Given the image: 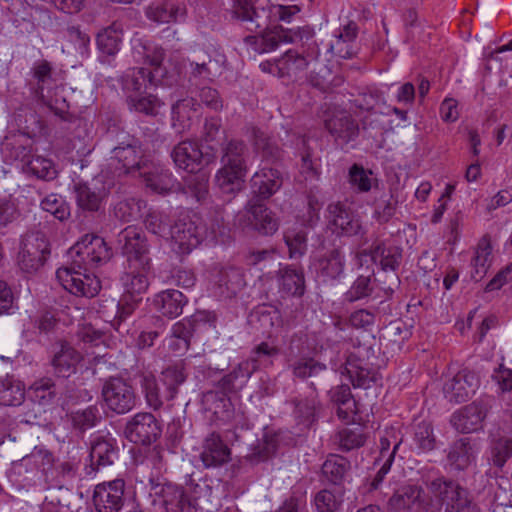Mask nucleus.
<instances>
[{"instance_id": "1", "label": "nucleus", "mask_w": 512, "mask_h": 512, "mask_svg": "<svg viewBox=\"0 0 512 512\" xmlns=\"http://www.w3.org/2000/svg\"><path fill=\"white\" fill-rule=\"evenodd\" d=\"M72 267L59 268L57 279L62 287L76 296L92 298L100 291V281L88 270L107 263L112 257V250L105 240L95 234L84 235L71 247Z\"/></svg>"}, {"instance_id": "2", "label": "nucleus", "mask_w": 512, "mask_h": 512, "mask_svg": "<svg viewBox=\"0 0 512 512\" xmlns=\"http://www.w3.org/2000/svg\"><path fill=\"white\" fill-rule=\"evenodd\" d=\"M231 16L244 29L252 33H261V43L257 47V53H267L276 50L281 43H291L297 38L312 36L309 28H298L297 31L277 28L266 30L268 25L265 9H257L253 0H232L230 8Z\"/></svg>"}, {"instance_id": "3", "label": "nucleus", "mask_w": 512, "mask_h": 512, "mask_svg": "<svg viewBox=\"0 0 512 512\" xmlns=\"http://www.w3.org/2000/svg\"><path fill=\"white\" fill-rule=\"evenodd\" d=\"M164 55L165 53L162 48H156L151 54L146 56L149 68H132L123 75L122 86L128 95L143 94L159 85L171 84L167 70L162 67Z\"/></svg>"}, {"instance_id": "4", "label": "nucleus", "mask_w": 512, "mask_h": 512, "mask_svg": "<svg viewBox=\"0 0 512 512\" xmlns=\"http://www.w3.org/2000/svg\"><path fill=\"white\" fill-rule=\"evenodd\" d=\"M430 487L439 498L444 512H481L469 492L452 480L438 478L431 482Z\"/></svg>"}, {"instance_id": "5", "label": "nucleus", "mask_w": 512, "mask_h": 512, "mask_svg": "<svg viewBox=\"0 0 512 512\" xmlns=\"http://www.w3.org/2000/svg\"><path fill=\"white\" fill-rule=\"evenodd\" d=\"M216 319L214 312L197 311L190 319L175 323L171 330L170 348L178 353L187 351L193 333L206 327L214 328Z\"/></svg>"}, {"instance_id": "6", "label": "nucleus", "mask_w": 512, "mask_h": 512, "mask_svg": "<svg viewBox=\"0 0 512 512\" xmlns=\"http://www.w3.org/2000/svg\"><path fill=\"white\" fill-rule=\"evenodd\" d=\"M101 394L106 407L118 415L126 414L136 406L137 396L133 386L121 377L108 378Z\"/></svg>"}, {"instance_id": "7", "label": "nucleus", "mask_w": 512, "mask_h": 512, "mask_svg": "<svg viewBox=\"0 0 512 512\" xmlns=\"http://www.w3.org/2000/svg\"><path fill=\"white\" fill-rule=\"evenodd\" d=\"M49 254V242L43 233H27L21 241L18 265L24 272H36L44 265Z\"/></svg>"}, {"instance_id": "8", "label": "nucleus", "mask_w": 512, "mask_h": 512, "mask_svg": "<svg viewBox=\"0 0 512 512\" xmlns=\"http://www.w3.org/2000/svg\"><path fill=\"white\" fill-rule=\"evenodd\" d=\"M345 255L339 238L326 237L317 248L316 268L321 276L329 279L338 278L344 271Z\"/></svg>"}, {"instance_id": "9", "label": "nucleus", "mask_w": 512, "mask_h": 512, "mask_svg": "<svg viewBox=\"0 0 512 512\" xmlns=\"http://www.w3.org/2000/svg\"><path fill=\"white\" fill-rule=\"evenodd\" d=\"M204 232L198 219L182 215L171 226L169 237L179 254H188L201 243Z\"/></svg>"}, {"instance_id": "10", "label": "nucleus", "mask_w": 512, "mask_h": 512, "mask_svg": "<svg viewBox=\"0 0 512 512\" xmlns=\"http://www.w3.org/2000/svg\"><path fill=\"white\" fill-rule=\"evenodd\" d=\"M118 243L122 254L127 258L130 267L147 270L150 266L149 249L146 239L135 227H127L118 235Z\"/></svg>"}, {"instance_id": "11", "label": "nucleus", "mask_w": 512, "mask_h": 512, "mask_svg": "<svg viewBox=\"0 0 512 512\" xmlns=\"http://www.w3.org/2000/svg\"><path fill=\"white\" fill-rule=\"evenodd\" d=\"M124 435L135 444L150 445L160 437L161 427L151 413H137L126 423Z\"/></svg>"}, {"instance_id": "12", "label": "nucleus", "mask_w": 512, "mask_h": 512, "mask_svg": "<svg viewBox=\"0 0 512 512\" xmlns=\"http://www.w3.org/2000/svg\"><path fill=\"white\" fill-rule=\"evenodd\" d=\"M171 157L179 168L194 172L199 166L208 165L214 162V152H204L197 143L186 140L177 144L172 150Z\"/></svg>"}, {"instance_id": "13", "label": "nucleus", "mask_w": 512, "mask_h": 512, "mask_svg": "<svg viewBox=\"0 0 512 512\" xmlns=\"http://www.w3.org/2000/svg\"><path fill=\"white\" fill-rule=\"evenodd\" d=\"M125 483L122 479L103 482L95 486L93 503L98 512H119L125 502Z\"/></svg>"}, {"instance_id": "14", "label": "nucleus", "mask_w": 512, "mask_h": 512, "mask_svg": "<svg viewBox=\"0 0 512 512\" xmlns=\"http://www.w3.org/2000/svg\"><path fill=\"white\" fill-rule=\"evenodd\" d=\"M491 405L488 401L480 400L466 405L451 418L453 427L461 433H471L482 427L483 421Z\"/></svg>"}, {"instance_id": "15", "label": "nucleus", "mask_w": 512, "mask_h": 512, "mask_svg": "<svg viewBox=\"0 0 512 512\" xmlns=\"http://www.w3.org/2000/svg\"><path fill=\"white\" fill-rule=\"evenodd\" d=\"M479 379L473 371H459L443 385L444 397L451 403L465 402L476 390Z\"/></svg>"}, {"instance_id": "16", "label": "nucleus", "mask_w": 512, "mask_h": 512, "mask_svg": "<svg viewBox=\"0 0 512 512\" xmlns=\"http://www.w3.org/2000/svg\"><path fill=\"white\" fill-rule=\"evenodd\" d=\"M388 505L397 511L428 512L429 499L419 486H406L391 496Z\"/></svg>"}, {"instance_id": "17", "label": "nucleus", "mask_w": 512, "mask_h": 512, "mask_svg": "<svg viewBox=\"0 0 512 512\" xmlns=\"http://www.w3.org/2000/svg\"><path fill=\"white\" fill-rule=\"evenodd\" d=\"M200 459L205 468L220 467L231 460V450L221 437L213 432L203 440Z\"/></svg>"}, {"instance_id": "18", "label": "nucleus", "mask_w": 512, "mask_h": 512, "mask_svg": "<svg viewBox=\"0 0 512 512\" xmlns=\"http://www.w3.org/2000/svg\"><path fill=\"white\" fill-rule=\"evenodd\" d=\"M283 179L281 172L276 168H262L251 178V189L254 197L263 201L269 199L282 186Z\"/></svg>"}, {"instance_id": "19", "label": "nucleus", "mask_w": 512, "mask_h": 512, "mask_svg": "<svg viewBox=\"0 0 512 512\" xmlns=\"http://www.w3.org/2000/svg\"><path fill=\"white\" fill-rule=\"evenodd\" d=\"M140 171V176L143 177L145 186L152 192L157 194H168L180 190V183L177 182L172 174L158 167L144 166Z\"/></svg>"}, {"instance_id": "20", "label": "nucleus", "mask_w": 512, "mask_h": 512, "mask_svg": "<svg viewBox=\"0 0 512 512\" xmlns=\"http://www.w3.org/2000/svg\"><path fill=\"white\" fill-rule=\"evenodd\" d=\"M80 354L66 341H59L54 345V355L51 364L59 377L67 378L76 370L80 362Z\"/></svg>"}, {"instance_id": "21", "label": "nucleus", "mask_w": 512, "mask_h": 512, "mask_svg": "<svg viewBox=\"0 0 512 512\" xmlns=\"http://www.w3.org/2000/svg\"><path fill=\"white\" fill-rule=\"evenodd\" d=\"M359 256H370L371 260L379 265V269H398L402 262L403 250L398 246L377 242L370 250L360 252Z\"/></svg>"}, {"instance_id": "22", "label": "nucleus", "mask_w": 512, "mask_h": 512, "mask_svg": "<svg viewBox=\"0 0 512 512\" xmlns=\"http://www.w3.org/2000/svg\"><path fill=\"white\" fill-rule=\"evenodd\" d=\"M325 127L335 138L343 144L354 140L359 132L358 124L346 111H338L325 120Z\"/></svg>"}, {"instance_id": "23", "label": "nucleus", "mask_w": 512, "mask_h": 512, "mask_svg": "<svg viewBox=\"0 0 512 512\" xmlns=\"http://www.w3.org/2000/svg\"><path fill=\"white\" fill-rule=\"evenodd\" d=\"M182 486L172 484L164 485L160 496L154 501L165 512H193V505Z\"/></svg>"}, {"instance_id": "24", "label": "nucleus", "mask_w": 512, "mask_h": 512, "mask_svg": "<svg viewBox=\"0 0 512 512\" xmlns=\"http://www.w3.org/2000/svg\"><path fill=\"white\" fill-rule=\"evenodd\" d=\"M294 377L307 381L310 380V385L315 389L316 384L325 382L328 370L324 363H321L314 358H300L291 365Z\"/></svg>"}, {"instance_id": "25", "label": "nucleus", "mask_w": 512, "mask_h": 512, "mask_svg": "<svg viewBox=\"0 0 512 512\" xmlns=\"http://www.w3.org/2000/svg\"><path fill=\"white\" fill-rule=\"evenodd\" d=\"M475 460V445L471 438L463 437L453 442L447 451L449 466L457 471L467 469Z\"/></svg>"}, {"instance_id": "26", "label": "nucleus", "mask_w": 512, "mask_h": 512, "mask_svg": "<svg viewBox=\"0 0 512 512\" xmlns=\"http://www.w3.org/2000/svg\"><path fill=\"white\" fill-rule=\"evenodd\" d=\"M344 370L354 387L367 389L376 381V372L356 354L347 357Z\"/></svg>"}, {"instance_id": "27", "label": "nucleus", "mask_w": 512, "mask_h": 512, "mask_svg": "<svg viewBox=\"0 0 512 512\" xmlns=\"http://www.w3.org/2000/svg\"><path fill=\"white\" fill-rule=\"evenodd\" d=\"M330 225L334 227L333 232L346 236H354L361 232L360 220L348 212L341 204L329 205Z\"/></svg>"}, {"instance_id": "28", "label": "nucleus", "mask_w": 512, "mask_h": 512, "mask_svg": "<svg viewBox=\"0 0 512 512\" xmlns=\"http://www.w3.org/2000/svg\"><path fill=\"white\" fill-rule=\"evenodd\" d=\"M245 134L264 159L273 162L281 158V149L265 131L257 126L247 125L245 127Z\"/></svg>"}, {"instance_id": "29", "label": "nucleus", "mask_w": 512, "mask_h": 512, "mask_svg": "<svg viewBox=\"0 0 512 512\" xmlns=\"http://www.w3.org/2000/svg\"><path fill=\"white\" fill-rule=\"evenodd\" d=\"M1 152L9 160H20L25 163L32 152L31 140L23 133L7 135L1 143Z\"/></svg>"}, {"instance_id": "30", "label": "nucleus", "mask_w": 512, "mask_h": 512, "mask_svg": "<svg viewBox=\"0 0 512 512\" xmlns=\"http://www.w3.org/2000/svg\"><path fill=\"white\" fill-rule=\"evenodd\" d=\"M247 211L252 215L255 228L264 235L274 234L279 222L266 205L258 199H250L246 205Z\"/></svg>"}, {"instance_id": "31", "label": "nucleus", "mask_w": 512, "mask_h": 512, "mask_svg": "<svg viewBox=\"0 0 512 512\" xmlns=\"http://www.w3.org/2000/svg\"><path fill=\"white\" fill-rule=\"evenodd\" d=\"M118 447L112 438L100 436L91 443L90 458L92 465L105 467L111 465L118 458Z\"/></svg>"}, {"instance_id": "32", "label": "nucleus", "mask_w": 512, "mask_h": 512, "mask_svg": "<svg viewBox=\"0 0 512 512\" xmlns=\"http://www.w3.org/2000/svg\"><path fill=\"white\" fill-rule=\"evenodd\" d=\"M187 303V298L182 292L175 289H167L158 293L154 299V305L162 315L168 318L179 316L183 307Z\"/></svg>"}, {"instance_id": "33", "label": "nucleus", "mask_w": 512, "mask_h": 512, "mask_svg": "<svg viewBox=\"0 0 512 512\" xmlns=\"http://www.w3.org/2000/svg\"><path fill=\"white\" fill-rule=\"evenodd\" d=\"M358 27L354 22L345 25L330 43V51L343 59L354 55V42L357 37Z\"/></svg>"}, {"instance_id": "34", "label": "nucleus", "mask_w": 512, "mask_h": 512, "mask_svg": "<svg viewBox=\"0 0 512 512\" xmlns=\"http://www.w3.org/2000/svg\"><path fill=\"white\" fill-rule=\"evenodd\" d=\"M76 202L80 209L88 212L100 210L102 202L106 197L104 188H93L86 183H78L74 186Z\"/></svg>"}, {"instance_id": "35", "label": "nucleus", "mask_w": 512, "mask_h": 512, "mask_svg": "<svg viewBox=\"0 0 512 512\" xmlns=\"http://www.w3.org/2000/svg\"><path fill=\"white\" fill-rule=\"evenodd\" d=\"M134 378L137 380L148 406L154 410L159 409L163 401L154 373L147 369H141L137 371Z\"/></svg>"}, {"instance_id": "36", "label": "nucleus", "mask_w": 512, "mask_h": 512, "mask_svg": "<svg viewBox=\"0 0 512 512\" xmlns=\"http://www.w3.org/2000/svg\"><path fill=\"white\" fill-rule=\"evenodd\" d=\"M246 152L247 147L243 141L231 139L222 146L221 162L225 167L247 172Z\"/></svg>"}, {"instance_id": "37", "label": "nucleus", "mask_w": 512, "mask_h": 512, "mask_svg": "<svg viewBox=\"0 0 512 512\" xmlns=\"http://www.w3.org/2000/svg\"><path fill=\"white\" fill-rule=\"evenodd\" d=\"M202 405L204 409L211 412L218 419L230 417L232 403L227 394L222 391H207L202 396Z\"/></svg>"}, {"instance_id": "38", "label": "nucleus", "mask_w": 512, "mask_h": 512, "mask_svg": "<svg viewBox=\"0 0 512 512\" xmlns=\"http://www.w3.org/2000/svg\"><path fill=\"white\" fill-rule=\"evenodd\" d=\"M281 290L288 295L301 297L305 292V278L302 270L286 266L279 270Z\"/></svg>"}, {"instance_id": "39", "label": "nucleus", "mask_w": 512, "mask_h": 512, "mask_svg": "<svg viewBox=\"0 0 512 512\" xmlns=\"http://www.w3.org/2000/svg\"><path fill=\"white\" fill-rule=\"evenodd\" d=\"M182 488L185 489V493L190 500L189 503L193 505V512L207 508L212 502L213 491L205 481L195 482L191 479Z\"/></svg>"}, {"instance_id": "40", "label": "nucleus", "mask_w": 512, "mask_h": 512, "mask_svg": "<svg viewBox=\"0 0 512 512\" xmlns=\"http://www.w3.org/2000/svg\"><path fill=\"white\" fill-rule=\"evenodd\" d=\"M294 419L300 430L309 429L316 421L318 402L315 398L294 399Z\"/></svg>"}, {"instance_id": "41", "label": "nucleus", "mask_w": 512, "mask_h": 512, "mask_svg": "<svg viewBox=\"0 0 512 512\" xmlns=\"http://www.w3.org/2000/svg\"><path fill=\"white\" fill-rule=\"evenodd\" d=\"M491 252L492 246L490 239L487 236H484L479 241L475 251V256L472 260L473 270L471 271V278L474 281H480L487 273L491 261Z\"/></svg>"}, {"instance_id": "42", "label": "nucleus", "mask_w": 512, "mask_h": 512, "mask_svg": "<svg viewBox=\"0 0 512 512\" xmlns=\"http://www.w3.org/2000/svg\"><path fill=\"white\" fill-rule=\"evenodd\" d=\"M246 172L223 166L215 176L217 187L225 194H234L242 189Z\"/></svg>"}, {"instance_id": "43", "label": "nucleus", "mask_w": 512, "mask_h": 512, "mask_svg": "<svg viewBox=\"0 0 512 512\" xmlns=\"http://www.w3.org/2000/svg\"><path fill=\"white\" fill-rule=\"evenodd\" d=\"M250 376L249 363H241L219 381V387L225 394L237 393L245 386Z\"/></svg>"}, {"instance_id": "44", "label": "nucleus", "mask_w": 512, "mask_h": 512, "mask_svg": "<svg viewBox=\"0 0 512 512\" xmlns=\"http://www.w3.org/2000/svg\"><path fill=\"white\" fill-rule=\"evenodd\" d=\"M218 286L225 297H233L245 286L244 275L238 268L222 269L218 274Z\"/></svg>"}, {"instance_id": "45", "label": "nucleus", "mask_w": 512, "mask_h": 512, "mask_svg": "<svg viewBox=\"0 0 512 512\" xmlns=\"http://www.w3.org/2000/svg\"><path fill=\"white\" fill-rule=\"evenodd\" d=\"M349 470L350 462L338 455H331L322 465L323 477L334 485H340Z\"/></svg>"}, {"instance_id": "46", "label": "nucleus", "mask_w": 512, "mask_h": 512, "mask_svg": "<svg viewBox=\"0 0 512 512\" xmlns=\"http://www.w3.org/2000/svg\"><path fill=\"white\" fill-rule=\"evenodd\" d=\"M123 31L120 24L114 22L97 35V46L106 55H114L120 49Z\"/></svg>"}, {"instance_id": "47", "label": "nucleus", "mask_w": 512, "mask_h": 512, "mask_svg": "<svg viewBox=\"0 0 512 512\" xmlns=\"http://www.w3.org/2000/svg\"><path fill=\"white\" fill-rule=\"evenodd\" d=\"M250 322L258 326L264 333H269L275 326L281 324V314L273 306L262 305L250 314Z\"/></svg>"}, {"instance_id": "48", "label": "nucleus", "mask_w": 512, "mask_h": 512, "mask_svg": "<svg viewBox=\"0 0 512 512\" xmlns=\"http://www.w3.org/2000/svg\"><path fill=\"white\" fill-rule=\"evenodd\" d=\"M111 160L117 161L121 165V169L125 173H131L136 170H141V151L137 145L127 148H112Z\"/></svg>"}, {"instance_id": "49", "label": "nucleus", "mask_w": 512, "mask_h": 512, "mask_svg": "<svg viewBox=\"0 0 512 512\" xmlns=\"http://www.w3.org/2000/svg\"><path fill=\"white\" fill-rule=\"evenodd\" d=\"M26 173L42 180H53L57 176V170L53 162L42 156H32L27 159L23 165Z\"/></svg>"}, {"instance_id": "50", "label": "nucleus", "mask_w": 512, "mask_h": 512, "mask_svg": "<svg viewBox=\"0 0 512 512\" xmlns=\"http://www.w3.org/2000/svg\"><path fill=\"white\" fill-rule=\"evenodd\" d=\"M25 399L22 384L12 378L0 379V405L19 406Z\"/></svg>"}, {"instance_id": "51", "label": "nucleus", "mask_w": 512, "mask_h": 512, "mask_svg": "<svg viewBox=\"0 0 512 512\" xmlns=\"http://www.w3.org/2000/svg\"><path fill=\"white\" fill-rule=\"evenodd\" d=\"M127 101L131 109L147 116L158 115L163 104L157 96L150 92L139 95L130 94L127 96Z\"/></svg>"}, {"instance_id": "52", "label": "nucleus", "mask_w": 512, "mask_h": 512, "mask_svg": "<svg viewBox=\"0 0 512 512\" xmlns=\"http://www.w3.org/2000/svg\"><path fill=\"white\" fill-rule=\"evenodd\" d=\"M53 461V455L49 450L42 446H35L29 454L14 463V468H26L30 465H34L36 469L46 471L52 466Z\"/></svg>"}, {"instance_id": "53", "label": "nucleus", "mask_w": 512, "mask_h": 512, "mask_svg": "<svg viewBox=\"0 0 512 512\" xmlns=\"http://www.w3.org/2000/svg\"><path fill=\"white\" fill-rule=\"evenodd\" d=\"M284 241L288 247L289 257L301 258L307 251V234L303 228H288L284 232Z\"/></svg>"}, {"instance_id": "54", "label": "nucleus", "mask_w": 512, "mask_h": 512, "mask_svg": "<svg viewBox=\"0 0 512 512\" xmlns=\"http://www.w3.org/2000/svg\"><path fill=\"white\" fill-rule=\"evenodd\" d=\"M162 382L166 387L165 398L172 400L178 394L179 386L186 380V374L182 365L176 364L168 366L161 373Z\"/></svg>"}, {"instance_id": "55", "label": "nucleus", "mask_w": 512, "mask_h": 512, "mask_svg": "<svg viewBox=\"0 0 512 512\" xmlns=\"http://www.w3.org/2000/svg\"><path fill=\"white\" fill-rule=\"evenodd\" d=\"M31 399L39 405L51 404L56 397V385L51 378L43 377L28 389Z\"/></svg>"}, {"instance_id": "56", "label": "nucleus", "mask_w": 512, "mask_h": 512, "mask_svg": "<svg viewBox=\"0 0 512 512\" xmlns=\"http://www.w3.org/2000/svg\"><path fill=\"white\" fill-rule=\"evenodd\" d=\"M307 66L308 61L306 58L292 50L286 51L278 61V67L282 75L289 77H297L306 70Z\"/></svg>"}, {"instance_id": "57", "label": "nucleus", "mask_w": 512, "mask_h": 512, "mask_svg": "<svg viewBox=\"0 0 512 512\" xmlns=\"http://www.w3.org/2000/svg\"><path fill=\"white\" fill-rule=\"evenodd\" d=\"M277 438L275 436L264 435L257 444L251 448L246 458L253 464L266 461L271 458L277 450Z\"/></svg>"}, {"instance_id": "58", "label": "nucleus", "mask_w": 512, "mask_h": 512, "mask_svg": "<svg viewBox=\"0 0 512 512\" xmlns=\"http://www.w3.org/2000/svg\"><path fill=\"white\" fill-rule=\"evenodd\" d=\"M144 226L149 232L167 238L170 235L172 225L166 213L152 210L145 215Z\"/></svg>"}, {"instance_id": "59", "label": "nucleus", "mask_w": 512, "mask_h": 512, "mask_svg": "<svg viewBox=\"0 0 512 512\" xmlns=\"http://www.w3.org/2000/svg\"><path fill=\"white\" fill-rule=\"evenodd\" d=\"M69 418L74 429L84 432L94 427L100 421L101 416L96 406H89L83 410L71 412Z\"/></svg>"}, {"instance_id": "60", "label": "nucleus", "mask_w": 512, "mask_h": 512, "mask_svg": "<svg viewBox=\"0 0 512 512\" xmlns=\"http://www.w3.org/2000/svg\"><path fill=\"white\" fill-rule=\"evenodd\" d=\"M179 12L182 13V10L175 4L163 2L149 6L147 16L156 23H170L177 20Z\"/></svg>"}, {"instance_id": "61", "label": "nucleus", "mask_w": 512, "mask_h": 512, "mask_svg": "<svg viewBox=\"0 0 512 512\" xmlns=\"http://www.w3.org/2000/svg\"><path fill=\"white\" fill-rule=\"evenodd\" d=\"M512 456V439L498 438L493 440L490 447V461L493 466L503 469L507 460Z\"/></svg>"}, {"instance_id": "62", "label": "nucleus", "mask_w": 512, "mask_h": 512, "mask_svg": "<svg viewBox=\"0 0 512 512\" xmlns=\"http://www.w3.org/2000/svg\"><path fill=\"white\" fill-rule=\"evenodd\" d=\"M146 270L137 273L134 271L126 274L124 278V294L142 299L143 294L147 291L149 282L145 275Z\"/></svg>"}, {"instance_id": "63", "label": "nucleus", "mask_w": 512, "mask_h": 512, "mask_svg": "<svg viewBox=\"0 0 512 512\" xmlns=\"http://www.w3.org/2000/svg\"><path fill=\"white\" fill-rule=\"evenodd\" d=\"M33 77L37 81L35 93L37 97L44 101L46 88H50L52 84V67L46 60L39 61L32 69Z\"/></svg>"}, {"instance_id": "64", "label": "nucleus", "mask_w": 512, "mask_h": 512, "mask_svg": "<svg viewBox=\"0 0 512 512\" xmlns=\"http://www.w3.org/2000/svg\"><path fill=\"white\" fill-rule=\"evenodd\" d=\"M398 201L391 194H382L379 199L375 201L374 218L380 223L384 224L390 221L395 215Z\"/></svg>"}]
</instances>
